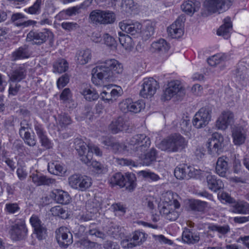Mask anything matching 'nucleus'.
<instances>
[{
    "instance_id": "nucleus-22",
    "label": "nucleus",
    "mask_w": 249,
    "mask_h": 249,
    "mask_svg": "<svg viewBox=\"0 0 249 249\" xmlns=\"http://www.w3.org/2000/svg\"><path fill=\"white\" fill-rule=\"evenodd\" d=\"M233 114L230 111L223 112L216 121V126L218 129H226L233 122Z\"/></svg>"
},
{
    "instance_id": "nucleus-23",
    "label": "nucleus",
    "mask_w": 249,
    "mask_h": 249,
    "mask_svg": "<svg viewBox=\"0 0 249 249\" xmlns=\"http://www.w3.org/2000/svg\"><path fill=\"white\" fill-rule=\"evenodd\" d=\"M228 158L225 156H222L217 159L215 172L217 174L221 177H225L229 170Z\"/></svg>"
},
{
    "instance_id": "nucleus-61",
    "label": "nucleus",
    "mask_w": 249,
    "mask_h": 249,
    "mask_svg": "<svg viewBox=\"0 0 249 249\" xmlns=\"http://www.w3.org/2000/svg\"><path fill=\"white\" fill-rule=\"evenodd\" d=\"M61 27L68 31L76 30L79 27V25L75 22H63L61 23Z\"/></svg>"
},
{
    "instance_id": "nucleus-56",
    "label": "nucleus",
    "mask_w": 249,
    "mask_h": 249,
    "mask_svg": "<svg viewBox=\"0 0 249 249\" xmlns=\"http://www.w3.org/2000/svg\"><path fill=\"white\" fill-rule=\"evenodd\" d=\"M121 233V228L117 225L110 226L107 231V234L109 235L116 238L119 237Z\"/></svg>"
},
{
    "instance_id": "nucleus-26",
    "label": "nucleus",
    "mask_w": 249,
    "mask_h": 249,
    "mask_svg": "<svg viewBox=\"0 0 249 249\" xmlns=\"http://www.w3.org/2000/svg\"><path fill=\"white\" fill-rule=\"evenodd\" d=\"M206 181L208 188L216 192L224 187L222 181L218 179L214 175H209L206 177Z\"/></svg>"
},
{
    "instance_id": "nucleus-33",
    "label": "nucleus",
    "mask_w": 249,
    "mask_h": 249,
    "mask_svg": "<svg viewBox=\"0 0 249 249\" xmlns=\"http://www.w3.org/2000/svg\"><path fill=\"white\" fill-rule=\"evenodd\" d=\"M54 200L59 204L66 205L68 204L71 200L69 194L62 190L55 189L53 191Z\"/></svg>"
},
{
    "instance_id": "nucleus-50",
    "label": "nucleus",
    "mask_w": 249,
    "mask_h": 249,
    "mask_svg": "<svg viewBox=\"0 0 249 249\" xmlns=\"http://www.w3.org/2000/svg\"><path fill=\"white\" fill-rule=\"evenodd\" d=\"M24 142L30 146H34L36 145V140L34 134L32 135L30 132H26L20 136Z\"/></svg>"
},
{
    "instance_id": "nucleus-39",
    "label": "nucleus",
    "mask_w": 249,
    "mask_h": 249,
    "mask_svg": "<svg viewBox=\"0 0 249 249\" xmlns=\"http://www.w3.org/2000/svg\"><path fill=\"white\" fill-rule=\"evenodd\" d=\"M80 92L84 96L85 99L89 101L96 100L99 97L98 93L93 88H89L87 87L81 89Z\"/></svg>"
},
{
    "instance_id": "nucleus-14",
    "label": "nucleus",
    "mask_w": 249,
    "mask_h": 249,
    "mask_svg": "<svg viewBox=\"0 0 249 249\" xmlns=\"http://www.w3.org/2000/svg\"><path fill=\"white\" fill-rule=\"evenodd\" d=\"M56 239L60 246L67 248L73 242L72 235L65 227H61L55 231Z\"/></svg>"
},
{
    "instance_id": "nucleus-24",
    "label": "nucleus",
    "mask_w": 249,
    "mask_h": 249,
    "mask_svg": "<svg viewBox=\"0 0 249 249\" xmlns=\"http://www.w3.org/2000/svg\"><path fill=\"white\" fill-rule=\"evenodd\" d=\"M31 55V52L30 51L29 46L27 45H24L12 53L11 55V60L15 61L19 59H23L30 57Z\"/></svg>"
},
{
    "instance_id": "nucleus-44",
    "label": "nucleus",
    "mask_w": 249,
    "mask_h": 249,
    "mask_svg": "<svg viewBox=\"0 0 249 249\" xmlns=\"http://www.w3.org/2000/svg\"><path fill=\"white\" fill-rule=\"evenodd\" d=\"M51 212L55 216H58L62 219H66L68 217L67 211L61 206H56L51 208Z\"/></svg>"
},
{
    "instance_id": "nucleus-51",
    "label": "nucleus",
    "mask_w": 249,
    "mask_h": 249,
    "mask_svg": "<svg viewBox=\"0 0 249 249\" xmlns=\"http://www.w3.org/2000/svg\"><path fill=\"white\" fill-rule=\"evenodd\" d=\"M102 24H111L115 20V15L112 12L103 11Z\"/></svg>"
},
{
    "instance_id": "nucleus-12",
    "label": "nucleus",
    "mask_w": 249,
    "mask_h": 249,
    "mask_svg": "<svg viewBox=\"0 0 249 249\" xmlns=\"http://www.w3.org/2000/svg\"><path fill=\"white\" fill-rule=\"evenodd\" d=\"M211 110L208 107H202L195 114L193 124L197 128L206 126L211 118Z\"/></svg>"
},
{
    "instance_id": "nucleus-60",
    "label": "nucleus",
    "mask_w": 249,
    "mask_h": 249,
    "mask_svg": "<svg viewBox=\"0 0 249 249\" xmlns=\"http://www.w3.org/2000/svg\"><path fill=\"white\" fill-rule=\"evenodd\" d=\"M127 146L125 144L114 142L111 149L115 153L123 152L126 150Z\"/></svg>"
},
{
    "instance_id": "nucleus-31",
    "label": "nucleus",
    "mask_w": 249,
    "mask_h": 249,
    "mask_svg": "<svg viewBox=\"0 0 249 249\" xmlns=\"http://www.w3.org/2000/svg\"><path fill=\"white\" fill-rule=\"evenodd\" d=\"M27 75V71L24 66H19L12 71L10 75H9V80L13 82H20L25 78Z\"/></svg>"
},
{
    "instance_id": "nucleus-13",
    "label": "nucleus",
    "mask_w": 249,
    "mask_h": 249,
    "mask_svg": "<svg viewBox=\"0 0 249 249\" xmlns=\"http://www.w3.org/2000/svg\"><path fill=\"white\" fill-rule=\"evenodd\" d=\"M119 106L121 110L124 113L130 111L137 113L145 108V103L142 100L134 102L128 98L121 102Z\"/></svg>"
},
{
    "instance_id": "nucleus-1",
    "label": "nucleus",
    "mask_w": 249,
    "mask_h": 249,
    "mask_svg": "<svg viewBox=\"0 0 249 249\" xmlns=\"http://www.w3.org/2000/svg\"><path fill=\"white\" fill-rule=\"evenodd\" d=\"M123 70L122 64L114 59L100 61L98 65L92 70V81L98 84L96 76L101 80L113 81L116 75L121 73Z\"/></svg>"
},
{
    "instance_id": "nucleus-63",
    "label": "nucleus",
    "mask_w": 249,
    "mask_h": 249,
    "mask_svg": "<svg viewBox=\"0 0 249 249\" xmlns=\"http://www.w3.org/2000/svg\"><path fill=\"white\" fill-rule=\"evenodd\" d=\"M180 125L181 129L184 132H188L191 130V123L190 120L187 118L182 119Z\"/></svg>"
},
{
    "instance_id": "nucleus-35",
    "label": "nucleus",
    "mask_w": 249,
    "mask_h": 249,
    "mask_svg": "<svg viewBox=\"0 0 249 249\" xmlns=\"http://www.w3.org/2000/svg\"><path fill=\"white\" fill-rule=\"evenodd\" d=\"M232 212L243 214H249V204L244 201L235 202L232 206Z\"/></svg>"
},
{
    "instance_id": "nucleus-20",
    "label": "nucleus",
    "mask_w": 249,
    "mask_h": 249,
    "mask_svg": "<svg viewBox=\"0 0 249 249\" xmlns=\"http://www.w3.org/2000/svg\"><path fill=\"white\" fill-rule=\"evenodd\" d=\"M34 128L36 133L39 139L41 145L47 149L52 147L51 141L48 138L46 132L44 130L42 125L36 122L34 124Z\"/></svg>"
},
{
    "instance_id": "nucleus-47",
    "label": "nucleus",
    "mask_w": 249,
    "mask_h": 249,
    "mask_svg": "<svg viewBox=\"0 0 249 249\" xmlns=\"http://www.w3.org/2000/svg\"><path fill=\"white\" fill-rule=\"evenodd\" d=\"M154 33V27L152 23L148 22L146 24L144 29L141 34L142 38L146 40L149 38Z\"/></svg>"
},
{
    "instance_id": "nucleus-29",
    "label": "nucleus",
    "mask_w": 249,
    "mask_h": 249,
    "mask_svg": "<svg viewBox=\"0 0 249 249\" xmlns=\"http://www.w3.org/2000/svg\"><path fill=\"white\" fill-rule=\"evenodd\" d=\"M33 182L37 186L50 185L55 183V179L40 174H33L30 176Z\"/></svg>"
},
{
    "instance_id": "nucleus-19",
    "label": "nucleus",
    "mask_w": 249,
    "mask_h": 249,
    "mask_svg": "<svg viewBox=\"0 0 249 249\" xmlns=\"http://www.w3.org/2000/svg\"><path fill=\"white\" fill-rule=\"evenodd\" d=\"M129 127V123L126 117L119 116L114 120L109 125L113 133L116 134L120 131H127Z\"/></svg>"
},
{
    "instance_id": "nucleus-17",
    "label": "nucleus",
    "mask_w": 249,
    "mask_h": 249,
    "mask_svg": "<svg viewBox=\"0 0 249 249\" xmlns=\"http://www.w3.org/2000/svg\"><path fill=\"white\" fill-rule=\"evenodd\" d=\"M27 231L24 221L16 223L11 227L10 231L12 239L15 241L23 239L26 236Z\"/></svg>"
},
{
    "instance_id": "nucleus-58",
    "label": "nucleus",
    "mask_w": 249,
    "mask_h": 249,
    "mask_svg": "<svg viewBox=\"0 0 249 249\" xmlns=\"http://www.w3.org/2000/svg\"><path fill=\"white\" fill-rule=\"evenodd\" d=\"M140 173L141 175L146 179H150L152 181H157L160 179L159 176L153 172L142 171Z\"/></svg>"
},
{
    "instance_id": "nucleus-21",
    "label": "nucleus",
    "mask_w": 249,
    "mask_h": 249,
    "mask_svg": "<svg viewBox=\"0 0 249 249\" xmlns=\"http://www.w3.org/2000/svg\"><path fill=\"white\" fill-rule=\"evenodd\" d=\"M25 16L21 13H17L12 15L11 20L14 24L17 27H26L35 25L36 21L33 20H26Z\"/></svg>"
},
{
    "instance_id": "nucleus-3",
    "label": "nucleus",
    "mask_w": 249,
    "mask_h": 249,
    "mask_svg": "<svg viewBox=\"0 0 249 249\" xmlns=\"http://www.w3.org/2000/svg\"><path fill=\"white\" fill-rule=\"evenodd\" d=\"M186 145L185 139L180 134L175 133L162 140L160 148L168 152H177L184 148Z\"/></svg>"
},
{
    "instance_id": "nucleus-9",
    "label": "nucleus",
    "mask_w": 249,
    "mask_h": 249,
    "mask_svg": "<svg viewBox=\"0 0 249 249\" xmlns=\"http://www.w3.org/2000/svg\"><path fill=\"white\" fill-rule=\"evenodd\" d=\"M201 171L187 165H180L177 166L174 171L177 178L179 179H189L190 178H197L199 177Z\"/></svg>"
},
{
    "instance_id": "nucleus-46",
    "label": "nucleus",
    "mask_w": 249,
    "mask_h": 249,
    "mask_svg": "<svg viewBox=\"0 0 249 249\" xmlns=\"http://www.w3.org/2000/svg\"><path fill=\"white\" fill-rule=\"evenodd\" d=\"M44 0H36L34 4L25 11L32 15H38L41 11V6Z\"/></svg>"
},
{
    "instance_id": "nucleus-48",
    "label": "nucleus",
    "mask_w": 249,
    "mask_h": 249,
    "mask_svg": "<svg viewBox=\"0 0 249 249\" xmlns=\"http://www.w3.org/2000/svg\"><path fill=\"white\" fill-rule=\"evenodd\" d=\"M58 125L61 127H66L72 123L71 117L66 113H61L58 116Z\"/></svg>"
},
{
    "instance_id": "nucleus-45",
    "label": "nucleus",
    "mask_w": 249,
    "mask_h": 249,
    "mask_svg": "<svg viewBox=\"0 0 249 249\" xmlns=\"http://www.w3.org/2000/svg\"><path fill=\"white\" fill-rule=\"evenodd\" d=\"M103 17V11L95 10L90 13L89 18L93 23L102 24Z\"/></svg>"
},
{
    "instance_id": "nucleus-37",
    "label": "nucleus",
    "mask_w": 249,
    "mask_h": 249,
    "mask_svg": "<svg viewBox=\"0 0 249 249\" xmlns=\"http://www.w3.org/2000/svg\"><path fill=\"white\" fill-rule=\"evenodd\" d=\"M118 35L119 41L125 49L130 50L133 47L134 43L129 36L121 32H119Z\"/></svg>"
},
{
    "instance_id": "nucleus-25",
    "label": "nucleus",
    "mask_w": 249,
    "mask_h": 249,
    "mask_svg": "<svg viewBox=\"0 0 249 249\" xmlns=\"http://www.w3.org/2000/svg\"><path fill=\"white\" fill-rule=\"evenodd\" d=\"M169 49V44L164 39H160L157 41H155L151 45L152 52L160 54L167 53Z\"/></svg>"
},
{
    "instance_id": "nucleus-15",
    "label": "nucleus",
    "mask_w": 249,
    "mask_h": 249,
    "mask_svg": "<svg viewBox=\"0 0 249 249\" xmlns=\"http://www.w3.org/2000/svg\"><path fill=\"white\" fill-rule=\"evenodd\" d=\"M51 34L52 33L46 29L41 31L31 30L27 34L26 39L28 41H33L34 44L40 45L46 42Z\"/></svg>"
},
{
    "instance_id": "nucleus-7",
    "label": "nucleus",
    "mask_w": 249,
    "mask_h": 249,
    "mask_svg": "<svg viewBox=\"0 0 249 249\" xmlns=\"http://www.w3.org/2000/svg\"><path fill=\"white\" fill-rule=\"evenodd\" d=\"M225 145L223 137L217 132L213 134L212 138L206 144L208 153L213 156L220 154L223 151Z\"/></svg>"
},
{
    "instance_id": "nucleus-5",
    "label": "nucleus",
    "mask_w": 249,
    "mask_h": 249,
    "mask_svg": "<svg viewBox=\"0 0 249 249\" xmlns=\"http://www.w3.org/2000/svg\"><path fill=\"white\" fill-rule=\"evenodd\" d=\"M151 144L150 138L144 134H138L130 138L128 142V147L138 154L144 152Z\"/></svg>"
},
{
    "instance_id": "nucleus-4",
    "label": "nucleus",
    "mask_w": 249,
    "mask_h": 249,
    "mask_svg": "<svg viewBox=\"0 0 249 249\" xmlns=\"http://www.w3.org/2000/svg\"><path fill=\"white\" fill-rule=\"evenodd\" d=\"M136 180L135 175L133 173H126L124 176L121 173H117L110 178L109 182L112 186L125 187L126 190L132 192L136 187Z\"/></svg>"
},
{
    "instance_id": "nucleus-6",
    "label": "nucleus",
    "mask_w": 249,
    "mask_h": 249,
    "mask_svg": "<svg viewBox=\"0 0 249 249\" xmlns=\"http://www.w3.org/2000/svg\"><path fill=\"white\" fill-rule=\"evenodd\" d=\"M185 89L182 87L179 81H171L168 84V87L164 90L161 99L164 100H169L173 97L176 96L178 100H180L185 95Z\"/></svg>"
},
{
    "instance_id": "nucleus-2",
    "label": "nucleus",
    "mask_w": 249,
    "mask_h": 249,
    "mask_svg": "<svg viewBox=\"0 0 249 249\" xmlns=\"http://www.w3.org/2000/svg\"><path fill=\"white\" fill-rule=\"evenodd\" d=\"M75 149L80 157V160L88 166H91L98 174H105L107 172V168L101 163L92 160V153L89 152L86 155L87 152V143L80 139H76L74 142Z\"/></svg>"
},
{
    "instance_id": "nucleus-64",
    "label": "nucleus",
    "mask_w": 249,
    "mask_h": 249,
    "mask_svg": "<svg viewBox=\"0 0 249 249\" xmlns=\"http://www.w3.org/2000/svg\"><path fill=\"white\" fill-rule=\"evenodd\" d=\"M105 249H120V246L117 242L110 240L106 241L103 244Z\"/></svg>"
},
{
    "instance_id": "nucleus-52",
    "label": "nucleus",
    "mask_w": 249,
    "mask_h": 249,
    "mask_svg": "<svg viewBox=\"0 0 249 249\" xmlns=\"http://www.w3.org/2000/svg\"><path fill=\"white\" fill-rule=\"evenodd\" d=\"M89 234L90 235H94L98 238L105 239L106 236V234L102 231L96 227L95 224H91L89 226V230L88 231Z\"/></svg>"
},
{
    "instance_id": "nucleus-38",
    "label": "nucleus",
    "mask_w": 249,
    "mask_h": 249,
    "mask_svg": "<svg viewBox=\"0 0 249 249\" xmlns=\"http://www.w3.org/2000/svg\"><path fill=\"white\" fill-rule=\"evenodd\" d=\"M91 53L89 49L81 50L77 53V62L81 65L88 63L91 58Z\"/></svg>"
},
{
    "instance_id": "nucleus-41",
    "label": "nucleus",
    "mask_w": 249,
    "mask_h": 249,
    "mask_svg": "<svg viewBox=\"0 0 249 249\" xmlns=\"http://www.w3.org/2000/svg\"><path fill=\"white\" fill-rule=\"evenodd\" d=\"M53 72L62 73L66 71L68 69V63L64 59H59L53 63Z\"/></svg>"
},
{
    "instance_id": "nucleus-62",
    "label": "nucleus",
    "mask_w": 249,
    "mask_h": 249,
    "mask_svg": "<svg viewBox=\"0 0 249 249\" xmlns=\"http://www.w3.org/2000/svg\"><path fill=\"white\" fill-rule=\"evenodd\" d=\"M69 76L65 74L62 75L57 81V85L58 88H62L64 87L69 82Z\"/></svg>"
},
{
    "instance_id": "nucleus-27",
    "label": "nucleus",
    "mask_w": 249,
    "mask_h": 249,
    "mask_svg": "<svg viewBox=\"0 0 249 249\" xmlns=\"http://www.w3.org/2000/svg\"><path fill=\"white\" fill-rule=\"evenodd\" d=\"M200 6L201 4L198 1L187 0L181 4V8L186 14L192 16L199 10Z\"/></svg>"
},
{
    "instance_id": "nucleus-34",
    "label": "nucleus",
    "mask_w": 249,
    "mask_h": 249,
    "mask_svg": "<svg viewBox=\"0 0 249 249\" xmlns=\"http://www.w3.org/2000/svg\"><path fill=\"white\" fill-rule=\"evenodd\" d=\"M232 137L235 144H242L246 139L245 130L241 126L235 127L232 130Z\"/></svg>"
},
{
    "instance_id": "nucleus-30",
    "label": "nucleus",
    "mask_w": 249,
    "mask_h": 249,
    "mask_svg": "<svg viewBox=\"0 0 249 249\" xmlns=\"http://www.w3.org/2000/svg\"><path fill=\"white\" fill-rule=\"evenodd\" d=\"M182 239L187 244H194L198 242L200 239L198 232H193L189 229H185L182 232Z\"/></svg>"
},
{
    "instance_id": "nucleus-43",
    "label": "nucleus",
    "mask_w": 249,
    "mask_h": 249,
    "mask_svg": "<svg viewBox=\"0 0 249 249\" xmlns=\"http://www.w3.org/2000/svg\"><path fill=\"white\" fill-rule=\"evenodd\" d=\"M208 229L212 231H217L222 235L227 233L230 231V228L227 225L220 226L213 224H210L208 225Z\"/></svg>"
},
{
    "instance_id": "nucleus-57",
    "label": "nucleus",
    "mask_w": 249,
    "mask_h": 249,
    "mask_svg": "<svg viewBox=\"0 0 249 249\" xmlns=\"http://www.w3.org/2000/svg\"><path fill=\"white\" fill-rule=\"evenodd\" d=\"M20 208L17 203H8L5 205V211L9 214H14L19 211Z\"/></svg>"
},
{
    "instance_id": "nucleus-55",
    "label": "nucleus",
    "mask_w": 249,
    "mask_h": 249,
    "mask_svg": "<svg viewBox=\"0 0 249 249\" xmlns=\"http://www.w3.org/2000/svg\"><path fill=\"white\" fill-rule=\"evenodd\" d=\"M100 204L98 201L96 199H90L88 201L86 204V208L87 210L90 213H94L97 211V209L99 207Z\"/></svg>"
},
{
    "instance_id": "nucleus-11",
    "label": "nucleus",
    "mask_w": 249,
    "mask_h": 249,
    "mask_svg": "<svg viewBox=\"0 0 249 249\" xmlns=\"http://www.w3.org/2000/svg\"><path fill=\"white\" fill-rule=\"evenodd\" d=\"M142 89L140 95L143 98H148L153 96L159 88L158 82L153 78H145L143 80Z\"/></svg>"
},
{
    "instance_id": "nucleus-42",
    "label": "nucleus",
    "mask_w": 249,
    "mask_h": 249,
    "mask_svg": "<svg viewBox=\"0 0 249 249\" xmlns=\"http://www.w3.org/2000/svg\"><path fill=\"white\" fill-rule=\"evenodd\" d=\"M207 206V203L204 201L193 200L190 202L191 210L197 212H203Z\"/></svg>"
},
{
    "instance_id": "nucleus-32",
    "label": "nucleus",
    "mask_w": 249,
    "mask_h": 249,
    "mask_svg": "<svg viewBox=\"0 0 249 249\" xmlns=\"http://www.w3.org/2000/svg\"><path fill=\"white\" fill-rule=\"evenodd\" d=\"M120 95L119 91L114 89L111 90L107 89V90H104L101 93L102 99L108 104L112 103Z\"/></svg>"
},
{
    "instance_id": "nucleus-59",
    "label": "nucleus",
    "mask_w": 249,
    "mask_h": 249,
    "mask_svg": "<svg viewBox=\"0 0 249 249\" xmlns=\"http://www.w3.org/2000/svg\"><path fill=\"white\" fill-rule=\"evenodd\" d=\"M30 222L34 230L44 224L42 222L38 216L35 214L32 215L30 219Z\"/></svg>"
},
{
    "instance_id": "nucleus-49",
    "label": "nucleus",
    "mask_w": 249,
    "mask_h": 249,
    "mask_svg": "<svg viewBox=\"0 0 249 249\" xmlns=\"http://www.w3.org/2000/svg\"><path fill=\"white\" fill-rule=\"evenodd\" d=\"M226 59V56L223 54H217L208 58V63L212 66H215L224 61Z\"/></svg>"
},
{
    "instance_id": "nucleus-8",
    "label": "nucleus",
    "mask_w": 249,
    "mask_h": 249,
    "mask_svg": "<svg viewBox=\"0 0 249 249\" xmlns=\"http://www.w3.org/2000/svg\"><path fill=\"white\" fill-rule=\"evenodd\" d=\"M69 183L70 186L81 191H84L91 185V178L86 176L80 174H74L71 176L69 178Z\"/></svg>"
},
{
    "instance_id": "nucleus-53",
    "label": "nucleus",
    "mask_w": 249,
    "mask_h": 249,
    "mask_svg": "<svg viewBox=\"0 0 249 249\" xmlns=\"http://www.w3.org/2000/svg\"><path fill=\"white\" fill-rule=\"evenodd\" d=\"M48 170L52 174L59 175L63 172V167L58 163H49L48 165Z\"/></svg>"
},
{
    "instance_id": "nucleus-10",
    "label": "nucleus",
    "mask_w": 249,
    "mask_h": 249,
    "mask_svg": "<svg viewBox=\"0 0 249 249\" xmlns=\"http://www.w3.org/2000/svg\"><path fill=\"white\" fill-rule=\"evenodd\" d=\"M231 3L232 0H206L204 5L209 12L220 13L227 10Z\"/></svg>"
},
{
    "instance_id": "nucleus-36",
    "label": "nucleus",
    "mask_w": 249,
    "mask_h": 249,
    "mask_svg": "<svg viewBox=\"0 0 249 249\" xmlns=\"http://www.w3.org/2000/svg\"><path fill=\"white\" fill-rule=\"evenodd\" d=\"M158 151L154 147L151 148L144 155L142 160L143 164L149 166L156 160Z\"/></svg>"
},
{
    "instance_id": "nucleus-28",
    "label": "nucleus",
    "mask_w": 249,
    "mask_h": 249,
    "mask_svg": "<svg viewBox=\"0 0 249 249\" xmlns=\"http://www.w3.org/2000/svg\"><path fill=\"white\" fill-rule=\"evenodd\" d=\"M232 28V25L231 18L227 17L224 19V23L217 30V34L222 36L225 39H228L231 36V31Z\"/></svg>"
},
{
    "instance_id": "nucleus-54",
    "label": "nucleus",
    "mask_w": 249,
    "mask_h": 249,
    "mask_svg": "<svg viewBox=\"0 0 249 249\" xmlns=\"http://www.w3.org/2000/svg\"><path fill=\"white\" fill-rule=\"evenodd\" d=\"M34 233L38 240H41L45 239L47 236V229L44 224L34 230Z\"/></svg>"
},
{
    "instance_id": "nucleus-40",
    "label": "nucleus",
    "mask_w": 249,
    "mask_h": 249,
    "mask_svg": "<svg viewBox=\"0 0 249 249\" xmlns=\"http://www.w3.org/2000/svg\"><path fill=\"white\" fill-rule=\"evenodd\" d=\"M129 237L135 247L141 245L146 238V234L139 231H135L132 235H129Z\"/></svg>"
},
{
    "instance_id": "nucleus-16",
    "label": "nucleus",
    "mask_w": 249,
    "mask_h": 249,
    "mask_svg": "<svg viewBox=\"0 0 249 249\" xmlns=\"http://www.w3.org/2000/svg\"><path fill=\"white\" fill-rule=\"evenodd\" d=\"M119 27L123 31L132 36L139 35L142 32V25L137 21L123 20L119 23Z\"/></svg>"
},
{
    "instance_id": "nucleus-18",
    "label": "nucleus",
    "mask_w": 249,
    "mask_h": 249,
    "mask_svg": "<svg viewBox=\"0 0 249 249\" xmlns=\"http://www.w3.org/2000/svg\"><path fill=\"white\" fill-rule=\"evenodd\" d=\"M185 21V16L181 15L176 19L167 31L172 38H177L180 37L183 34L182 27Z\"/></svg>"
}]
</instances>
